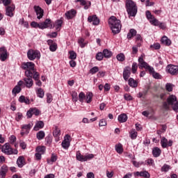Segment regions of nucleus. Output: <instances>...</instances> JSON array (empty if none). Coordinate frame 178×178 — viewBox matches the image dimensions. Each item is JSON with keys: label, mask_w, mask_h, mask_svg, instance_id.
<instances>
[{"label": "nucleus", "mask_w": 178, "mask_h": 178, "mask_svg": "<svg viewBox=\"0 0 178 178\" xmlns=\"http://www.w3.org/2000/svg\"><path fill=\"white\" fill-rule=\"evenodd\" d=\"M108 24L111 27L113 34H119L122 30V24L120 19L116 17H111L108 20Z\"/></svg>", "instance_id": "f257e3e1"}, {"label": "nucleus", "mask_w": 178, "mask_h": 178, "mask_svg": "<svg viewBox=\"0 0 178 178\" xmlns=\"http://www.w3.org/2000/svg\"><path fill=\"white\" fill-rule=\"evenodd\" d=\"M125 8L129 16L134 17L137 15V4L133 0H126Z\"/></svg>", "instance_id": "f03ea898"}, {"label": "nucleus", "mask_w": 178, "mask_h": 178, "mask_svg": "<svg viewBox=\"0 0 178 178\" xmlns=\"http://www.w3.org/2000/svg\"><path fill=\"white\" fill-rule=\"evenodd\" d=\"M35 64L33 62H27L22 64V69L26 70L25 76L26 77H33L35 70Z\"/></svg>", "instance_id": "7ed1b4c3"}, {"label": "nucleus", "mask_w": 178, "mask_h": 178, "mask_svg": "<svg viewBox=\"0 0 178 178\" xmlns=\"http://www.w3.org/2000/svg\"><path fill=\"white\" fill-rule=\"evenodd\" d=\"M167 102L168 105H170L172 108V111L177 113L178 112V102L176 96L171 95L167 98Z\"/></svg>", "instance_id": "20e7f679"}, {"label": "nucleus", "mask_w": 178, "mask_h": 178, "mask_svg": "<svg viewBox=\"0 0 178 178\" xmlns=\"http://www.w3.org/2000/svg\"><path fill=\"white\" fill-rule=\"evenodd\" d=\"M1 152L6 155H17L18 152L17 149L13 150L9 143H6L2 146Z\"/></svg>", "instance_id": "39448f33"}, {"label": "nucleus", "mask_w": 178, "mask_h": 178, "mask_svg": "<svg viewBox=\"0 0 178 178\" xmlns=\"http://www.w3.org/2000/svg\"><path fill=\"white\" fill-rule=\"evenodd\" d=\"M27 58L29 60H34L35 59H40L41 58V53L40 51L29 49L27 51Z\"/></svg>", "instance_id": "423d86ee"}, {"label": "nucleus", "mask_w": 178, "mask_h": 178, "mask_svg": "<svg viewBox=\"0 0 178 178\" xmlns=\"http://www.w3.org/2000/svg\"><path fill=\"white\" fill-rule=\"evenodd\" d=\"M138 67L139 69H146L148 72L149 70L152 71L153 70L152 67L149 66L148 63L144 60L143 56L138 58Z\"/></svg>", "instance_id": "0eeeda50"}, {"label": "nucleus", "mask_w": 178, "mask_h": 178, "mask_svg": "<svg viewBox=\"0 0 178 178\" xmlns=\"http://www.w3.org/2000/svg\"><path fill=\"white\" fill-rule=\"evenodd\" d=\"M165 70H166V72H168V73H170V74H172V76H176V74H178V66L177 65H168L166 67Z\"/></svg>", "instance_id": "6e6552de"}, {"label": "nucleus", "mask_w": 178, "mask_h": 178, "mask_svg": "<svg viewBox=\"0 0 178 178\" xmlns=\"http://www.w3.org/2000/svg\"><path fill=\"white\" fill-rule=\"evenodd\" d=\"M8 56H9V54L8 53L6 47H0V60L5 62V60L8 59Z\"/></svg>", "instance_id": "1a4fd4ad"}, {"label": "nucleus", "mask_w": 178, "mask_h": 178, "mask_svg": "<svg viewBox=\"0 0 178 178\" xmlns=\"http://www.w3.org/2000/svg\"><path fill=\"white\" fill-rule=\"evenodd\" d=\"M15 9H16L15 4H12L11 6H7L6 8V16H8L9 17H13L14 16L13 12H15Z\"/></svg>", "instance_id": "9d476101"}, {"label": "nucleus", "mask_w": 178, "mask_h": 178, "mask_svg": "<svg viewBox=\"0 0 178 178\" xmlns=\"http://www.w3.org/2000/svg\"><path fill=\"white\" fill-rule=\"evenodd\" d=\"M33 9L36 13L37 19L40 20V19H42L44 16V10L41 8L39 6H35Z\"/></svg>", "instance_id": "9b49d317"}, {"label": "nucleus", "mask_w": 178, "mask_h": 178, "mask_svg": "<svg viewBox=\"0 0 178 178\" xmlns=\"http://www.w3.org/2000/svg\"><path fill=\"white\" fill-rule=\"evenodd\" d=\"M70 138V136L65 135L64 137V140H63L61 145L64 149H67L69 147H70V141L69 140Z\"/></svg>", "instance_id": "f8f14e48"}, {"label": "nucleus", "mask_w": 178, "mask_h": 178, "mask_svg": "<svg viewBox=\"0 0 178 178\" xmlns=\"http://www.w3.org/2000/svg\"><path fill=\"white\" fill-rule=\"evenodd\" d=\"M130 74H131V68L130 67H126L123 71V79L125 81L129 80V77H130Z\"/></svg>", "instance_id": "ddd939ff"}, {"label": "nucleus", "mask_w": 178, "mask_h": 178, "mask_svg": "<svg viewBox=\"0 0 178 178\" xmlns=\"http://www.w3.org/2000/svg\"><path fill=\"white\" fill-rule=\"evenodd\" d=\"M24 81L25 83L26 88H31L34 85V82L33 81V77L26 76L24 79Z\"/></svg>", "instance_id": "4468645a"}, {"label": "nucleus", "mask_w": 178, "mask_h": 178, "mask_svg": "<svg viewBox=\"0 0 178 178\" xmlns=\"http://www.w3.org/2000/svg\"><path fill=\"white\" fill-rule=\"evenodd\" d=\"M88 22H89V23H92V22L93 26H98V24H99V19H98L97 15L89 16L88 17Z\"/></svg>", "instance_id": "2eb2a0df"}, {"label": "nucleus", "mask_w": 178, "mask_h": 178, "mask_svg": "<svg viewBox=\"0 0 178 178\" xmlns=\"http://www.w3.org/2000/svg\"><path fill=\"white\" fill-rule=\"evenodd\" d=\"M76 14L77 11H76L74 9H72L65 13V16L68 20H70V19H73Z\"/></svg>", "instance_id": "dca6fc26"}, {"label": "nucleus", "mask_w": 178, "mask_h": 178, "mask_svg": "<svg viewBox=\"0 0 178 178\" xmlns=\"http://www.w3.org/2000/svg\"><path fill=\"white\" fill-rule=\"evenodd\" d=\"M128 84L131 88H137L138 87V81L133 78H129L128 80Z\"/></svg>", "instance_id": "f3484780"}, {"label": "nucleus", "mask_w": 178, "mask_h": 178, "mask_svg": "<svg viewBox=\"0 0 178 178\" xmlns=\"http://www.w3.org/2000/svg\"><path fill=\"white\" fill-rule=\"evenodd\" d=\"M75 2H80L81 5H82V6H84V9L86 10H87V9H88V8H90V6H91V2L90 1H86V0H76Z\"/></svg>", "instance_id": "a211bd4d"}, {"label": "nucleus", "mask_w": 178, "mask_h": 178, "mask_svg": "<svg viewBox=\"0 0 178 178\" xmlns=\"http://www.w3.org/2000/svg\"><path fill=\"white\" fill-rule=\"evenodd\" d=\"M51 26V19H46L44 22H40V27L42 30H44V29H48Z\"/></svg>", "instance_id": "6ab92c4d"}, {"label": "nucleus", "mask_w": 178, "mask_h": 178, "mask_svg": "<svg viewBox=\"0 0 178 178\" xmlns=\"http://www.w3.org/2000/svg\"><path fill=\"white\" fill-rule=\"evenodd\" d=\"M161 154H162V151L161 150V149H159V147H156L152 149V154L154 158H158L159 156H161Z\"/></svg>", "instance_id": "aec40b11"}, {"label": "nucleus", "mask_w": 178, "mask_h": 178, "mask_svg": "<svg viewBox=\"0 0 178 178\" xmlns=\"http://www.w3.org/2000/svg\"><path fill=\"white\" fill-rule=\"evenodd\" d=\"M43 128H44V122L37 121L35 127H33V130H35V131H38L40 129H43Z\"/></svg>", "instance_id": "412c9836"}, {"label": "nucleus", "mask_w": 178, "mask_h": 178, "mask_svg": "<svg viewBox=\"0 0 178 178\" xmlns=\"http://www.w3.org/2000/svg\"><path fill=\"white\" fill-rule=\"evenodd\" d=\"M7 172H8V167H6V165H3L0 169V177L5 178V176H6Z\"/></svg>", "instance_id": "4be33fe9"}, {"label": "nucleus", "mask_w": 178, "mask_h": 178, "mask_svg": "<svg viewBox=\"0 0 178 178\" xmlns=\"http://www.w3.org/2000/svg\"><path fill=\"white\" fill-rule=\"evenodd\" d=\"M161 42L164 45H167V47H169V45L172 44V41L170 40V39L168 38V37L166 36H163L161 38Z\"/></svg>", "instance_id": "5701e85b"}, {"label": "nucleus", "mask_w": 178, "mask_h": 178, "mask_svg": "<svg viewBox=\"0 0 178 178\" xmlns=\"http://www.w3.org/2000/svg\"><path fill=\"white\" fill-rule=\"evenodd\" d=\"M118 119L120 123H124L125 122H127V115L122 113L118 116Z\"/></svg>", "instance_id": "b1692460"}, {"label": "nucleus", "mask_w": 178, "mask_h": 178, "mask_svg": "<svg viewBox=\"0 0 178 178\" xmlns=\"http://www.w3.org/2000/svg\"><path fill=\"white\" fill-rule=\"evenodd\" d=\"M152 70H149V72L150 73V74H152V76L154 77V79H161V75L159 74V73L155 72V70L152 67Z\"/></svg>", "instance_id": "393cba45"}, {"label": "nucleus", "mask_w": 178, "mask_h": 178, "mask_svg": "<svg viewBox=\"0 0 178 178\" xmlns=\"http://www.w3.org/2000/svg\"><path fill=\"white\" fill-rule=\"evenodd\" d=\"M17 165L19 168H23L24 166V158L23 156H19L17 160Z\"/></svg>", "instance_id": "a878e982"}, {"label": "nucleus", "mask_w": 178, "mask_h": 178, "mask_svg": "<svg viewBox=\"0 0 178 178\" xmlns=\"http://www.w3.org/2000/svg\"><path fill=\"white\" fill-rule=\"evenodd\" d=\"M21 91H22V88L19 86H15L12 90L13 95L16 97V95H17V94H19Z\"/></svg>", "instance_id": "bb28decb"}, {"label": "nucleus", "mask_w": 178, "mask_h": 178, "mask_svg": "<svg viewBox=\"0 0 178 178\" xmlns=\"http://www.w3.org/2000/svg\"><path fill=\"white\" fill-rule=\"evenodd\" d=\"M85 99L86 100L87 104H90L91 101H92V92H88L86 93Z\"/></svg>", "instance_id": "cd10ccee"}, {"label": "nucleus", "mask_w": 178, "mask_h": 178, "mask_svg": "<svg viewBox=\"0 0 178 178\" xmlns=\"http://www.w3.org/2000/svg\"><path fill=\"white\" fill-rule=\"evenodd\" d=\"M19 26H22V27H25L26 29L29 28V22L24 21V18H22L19 20Z\"/></svg>", "instance_id": "c85d7f7f"}, {"label": "nucleus", "mask_w": 178, "mask_h": 178, "mask_svg": "<svg viewBox=\"0 0 178 178\" xmlns=\"http://www.w3.org/2000/svg\"><path fill=\"white\" fill-rule=\"evenodd\" d=\"M19 102L24 103L26 104H30V99H29V98L24 97V95L19 97Z\"/></svg>", "instance_id": "c756f323"}, {"label": "nucleus", "mask_w": 178, "mask_h": 178, "mask_svg": "<svg viewBox=\"0 0 178 178\" xmlns=\"http://www.w3.org/2000/svg\"><path fill=\"white\" fill-rule=\"evenodd\" d=\"M53 136L56 138H58L60 136V129L58 127H55V129L53 131Z\"/></svg>", "instance_id": "7c9ffc66"}, {"label": "nucleus", "mask_w": 178, "mask_h": 178, "mask_svg": "<svg viewBox=\"0 0 178 178\" xmlns=\"http://www.w3.org/2000/svg\"><path fill=\"white\" fill-rule=\"evenodd\" d=\"M115 151L118 154H123V145L120 143L115 145Z\"/></svg>", "instance_id": "2f4dec72"}, {"label": "nucleus", "mask_w": 178, "mask_h": 178, "mask_svg": "<svg viewBox=\"0 0 178 178\" xmlns=\"http://www.w3.org/2000/svg\"><path fill=\"white\" fill-rule=\"evenodd\" d=\"M36 94L39 98H44V90L41 88L37 89Z\"/></svg>", "instance_id": "473e14b6"}, {"label": "nucleus", "mask_w": 178, "mask_h": 178, "mask_svg": "<svg viewBox=\"0 0 178 178\" xmlns=\"http://www.w3.org/2000/svg\"><path fill=\"white\" fill-rule=\"evenodd\" d=\"M103 55L104 58H111V56H112V51H109L107 49H105L103 51Z\"/></svg>", "instance_id": "72a5a7b5"}, {"label": "nucleus", "mask_w": 178, "mask_h": 178, "mask_svg": "<svg viewBox=\"0 0 178 178\" xmlns=\"http://www.w3.org/2000/svg\"><path fill=\"white\" fill-rule=\"evenodd\" d=\"M36 137L38 140H43L44 137H45V132L44 131H40L37 133Z\"/></svg>", "instance_id": "f704fd0d"}, {"label": "nucleus", "mask_w": 178, "mask_h": 178, "mask_svg": "<svg viewBox=\"0 0 178 178\" xmlns=\"http://www.w3.org/2000/svg\"><path fill=\"white\" fill-rule=\"evenodd\" d=\"M63 23V21L62 19H58L55 24L54 26L56 29V30H60V28L62 27V24Z\"/></svg>", "instance_id": "c9c22d12"}, {"label": "nucleus", "mask_w": 178, "mask_h": 178, "mask_svg": "<svg viewBox=\"0 0 178 178\" xmlns=\"http://www.w3.org/2000/svg\"><path fill=\"white\" fill-rule=\"evenodd\" d=\"M161 145L162 148H167L168 147V139L166 138L163 137L161 140Z\"/></svg>", "instance_id": "e433bc0d"}, {"label": "nucleus", "mask_w": 178, "mask_h": 178, "mask_svg": "<svg viewBox=\"0 0 178 178\" xmlns=\"http://www.w3.org/2000/svg\"><path fill=\"white\" fill-rule=\"evenodd\" d=\"M116 58L119 62H124V60L126 59V57L124 56V54L123 53L118 54Z\"/></svg>", "instance_id": "4c0bfd02"}, {"label": "nucleus", "mask_w": 178, "mask_h": 178, "mask_svg": "<svg viewBox=\"0 0 178 178\" xmlns=\"http://www.w3.org/2000/svg\"><path fill=\"white\" fill-rule=\"evenodd\" d=\"M84 157L85 156H83L81 152H76V160L79 161V162H84Z\"/></svg>", "instance_id": "58836bf2"}, {"label": "nucleus", "mask_w": 178, "mask_h": 178, "mask_svg": "<svg viewBox=\"0 0 178 178\" xmlns=\"http://www.w3.org/2000/svg\"><path fill=\"white\" fill-rule=\"evenodd\" d=\"M36 152H38L39 154H42V155H43V154L45 152V147L44 146H38L36 148Z\"/></svg>", "instance_id": "ea45409f"}, {"label": "nucleus", "mask_w": 178, "mask_h": 178, "mask_svg": "<svg viewBox=\"0 0 178 178\" xmlns=\"http://www.w3.org/2000/svg\"><path fill=\"white\" fill-rule=\"evenodd\" d=\"M170 104H169V103H168V102H163V104H162V109L163 111H169V109H170Z\"/></svg>", "instance_id": "a19ab883"}, {"label": "nucleus", "mask_w": 178, "mask_h": 178, "mask_svg": "<svg viewBox=\"0 0 178 178\" xmlns=\"http://www.w3.org/2000/svg\"><path fill=\"white\" fill-rule=\"evenodd\" d=\"M130 137L131 140H136L137 138V131H136V129H132L130 131Z\"/></svg>", "instance_id": "79ce46f5"}, {"label": "nucleus", "mask_w": 178, "mask_h": 178, "mask_svg": "<svg viewBox=\"0 0 178 178\" xmlns=\"http://www.w3.org/2000/svg\"><path fill=\"white\" fill-rule=\"evenodd\" d=\"M146 15V17L147 19V20H149V22H150L151 20H152V19H154L155 17H154V15H152V14H151V12L149 10H147L145 13Z\"/></svg>", "instance_id": "37998d69"}, {"label": "nucleus", "mask_w": 178, "mask_h": 178, "mask_svg": "<svg viewBox=\"0 0 178 178\" xmlns=\"http://www.w3.org/2000/svg\"><path fill=\"white\" fill-rule=\"evenodd\" d=\"M170 169V165H168V164H164V165L161 167V172H169Z\"/></svg>", "instance_id": "c03bdc74"}, {"label": "nucleus", "mask_w": 178, "mask_h": 178, "mask_svg": "<svg viewBox=\"0 0 178 178\" xmlns=\"http://www.w3.org/2000/svg\"><path fill=\"white\" fill-rule=\"evenodd\" d=\"M149 23L151 24H152V26H159V21H158V19H156V17H154V18H152V19H150Z\"/></svg>", "instance_id": "a18cd8bd"}, {"label": "nucleus", "mask_w": 178, "mask_h": 178, "mask_svg": "<svg viewBox=\"0 0 178 178\" xmlns=\"http://www.w3.org/2000/svg\"><path fill=\"white\" fill-rule=\"evenodd\" d=\"M31 27H33L34 29H41V23L32 22L31 23Z\"/></svg>", "instance_id": "49530a36"}, {"label": "nucleus", "mask_w": 178, "mask_h": 178, "mask_svg": "<svg viewBox=\"0 0 178 178\" xmlns=\"http://www.w3.org/2000/svg\"><path fill=\"white\" fill-rule=\"evenodd\" d=\"M72 101L74 102H77L79 101V97H77V92H72Z\"/></svg>", "instance_id": "de8ad7c7"}, {"label": "nucleus", "mask_w": 178, "mask_h": 178, "mask_svg": "<svg viewBox=\"0 0 178 178\" xmlns=\"http://www.w3.org/2000/svg\"><path fill=\"white\" fill-rule=\"evenodd\" d=\"M79 99L81 103L84 102V99H86V94H84L83 92H81L79 95Z\"/></svg>", "instance_id": "09e8293b"}, {"label": "nucleus", "mask_w": 178, "mask_h": 178, "mask_svg": "<svg viewBox=\"0 0 178 178\" xmlns=\"http://www.w3.org/2000/svg\"><path fill=\"white\" fill-rule=\"evenodd\" d=\"M104 53L102 52H98L97 54H96V59L97 60H102V59H104Z\"/></svg>", "instance_id": "8fccbe9b"}, {"label": "nucleus", "mask_w": 178, "mask_h": 178, "mask_svg": "<svg viewBox=\"0 0 178 178\" xmlns=\"http://www.w3.org/2000/svg\"><path fill=\"white\" fill-rule=\"evenodd\" d=\"M70 54V59L74 60L77 58V54L74 52V51H71L69 52Z\"/></svg>", "instance_id": "3c124183"}, {"label": "nucleus", "mask_w": 178, "mask_h": 178, "mask_svg": "<svg viewBox=\"0 0 178 178\" xmlns=\"http://www.w3.org/2000/svg\"><path fill=\"white\" fill-rule=\"evenodd\" d=\"M137 69H138V65H137V63H133L132 64V73L134 74L137 72Z\"/></svg>", "instance_id": "603ef678"}, {"label": "nucleus", "mask_w": 178, "mask_h": 178, "mask_svg": "<svg viewBox=\"0 0 178 178\" xmlns=\"http://www.w3.org/2000/svg\"><path fill=\"white\" fill-rule=\"evenodd\" d=\"M140 177L149 178L150 175L148 173V171H141L140 172Z\"/></svg>", "instance_id": "864d4df0"}, {"label": "nucleus", "mask_w": 178, "mask_h": 178, "mask_svg": "<svg viewBox=\"0 0 178 178\" xmlns=\"http://www.w3.org/2000/svg\"><path fill=\"white\" fill-rule=\"evenodd\" d=\"M49 49L51 52H55L56 49H58V44L56 43H54L49 46Z\"/></svg>", "instance_id": "5fc2aeb1"}, {"label": "nucleus", "mask_w": 178, "mask_h": 178, "mask_svg": "<svg viewBox=\"0 0 178 178\" xmlns=\"http://www.w3.org/2000/svg\"><path fill=\"white\" fill-rule=\"evenodd\" d=\"M92 158H94V154H89L85 155L83 161L84 162H87V161H90V159H92Z\"/></svg>", "instance_id": "6e6d98bb"}, {"label": "nucleus", "mask_w": 178, "mask_h": 178, "mask_svg": "<svg viewBox=\"0 0 178 178\" xmlns=\"http://www.w3.org/2000/svg\"><path fill=\"white\" fill-rule=\"evenodd\" d=\"M132 163H133L134 166H135V168H140L141 166V165H144V163L143 161L138 162L136 161H133Z\"/></svg>", "instance_id": "4d7b16f0"}, {"label": "nucleus", "mask_w": 178, "mask_h": 178, "mask_svg": "<svg viewBox=\"0 0 178 178\" xmlns=\"http://www.w3.org/2000/svg\"><path fill=\"white\" fill-rule=\"evenodd\" d=\"M31 127H33V124H24L22 127V129H23L24 130H30L31 129Z\"/></svg>", "instance_id": "13d9d810"}, {"label": "nucleus", "mask_w": 178, "mask_h": 178, "mask_svg": "<svg viewBox=\"0 0 178 178\" xmlns=\"http://www.w3.org/2000/svg\"><path fill=\"white\" fill-rule=\"evenodd\" d=\"M165 88H166L167 91L170 92L173 91V85L172 83H167L165 85Z\"/></svg>", "instance_id": "bf43d9fd"}, {"label": "nucleus", "mask_w": 178, "mask_h": 178, "mask_svg": "<svg viewBox=\"0 0 178 178\" xmlns=\"http://www.w3.org/2000/svg\"><path fill=\"white\" fill-rule=\"evenodd\" d=\"M99 71V68L98 67H93L92 69L90 70V73H91V74H95V73Z\"/></svg>", "instance_id": "052dcab7"}, {"label": "nucleus", "mask_w": 178, "mask_h": 178, "mask_svg": "<svg viewBox=\"0 0 178 178\" xmlns=\"http://www.w3.org/2000/svg\"><path fill=\"white\" fill-rule=\"evenodd\" d=\"M47 104H51L52 102V95L50 93H47Z\"/></svg>", "instance_id": "680f3d73"}, {"label": "nucleus", "mask_w": 178, "mask_h": 178, "mask_svg": "<svg viewBox=\"0 0 178 178\" xmlns=\"http://www.w3.org/2000/svg\"><path fill=\"white\" fill-rule=\"evenodd\" d=\"M78 42L81 47V48H84V47H86V43H84V39L83 38H80L78 40Z\"/></svg>", "instance_id": "e2e57ef3"}, {"label": "nucleus", "mask_w": 178, "mask_h": 178, "mask_svg": "<svg viewBox=\"0 0 178 178\" xmlns=\"http://www.w3.org/2000/svg\"><path fill=\"white\" fill-rule=\"evenodd\" d=\"M32 78L34 79L35 80H40V74L38 72H37V71H35V72L33 73Z\"/></svg>", "instance_id": "0e129e2a"}, {"label": "nucleus", "mask_w": 178, "mask_h": 178, "mask_svg": "<svg viewBox=\"0 0 178 178\" xmlns=\"http://www.w3.org/2000/svg\"><path fill=\"white\" fill-rule=\"evenodd\" d=\"M150 48H152L153 49H159V48H161V44L159 43H154L150 46Z\"/></svg>", "instance_id": "69168bd1"}, {"label": "nucleus", "mask_w": 178, "mask_h": 178, "mask_svg": "<svg viewBox=\"0 0 178 178\" xmlns=\"http://www.w3.org/2000/svg\"><path fill=\"white\" fill-rule=\"evenodd\" d=\"M31 110L32 111L33 115H35V116H38V115H40V110L37 108H31Z\"/></svg>", "instance_id": "338daca9"}, {"label": "nucleus", "mask_w": 178, "mask_h": 178, "mask_svg": "<svg viewBox=\"0 0 178 178\" xmlns=\"http://www.w3.org/2000/svg\"><path fill=\"white\" fill-rule=\"evenodd\" d=\"M10 144H15V143L16 142V136L12 135L10 136Z\"/></svg>", "instance_id": "774afa93"}]
</instances>
